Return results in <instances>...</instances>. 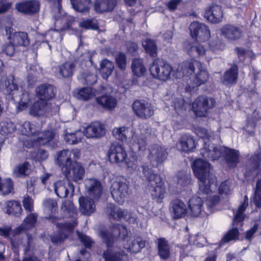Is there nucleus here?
I'll return each instance as SVG.
<instances>
[{"mask_svg":"<svg viewBox=\"0 0 261 261\" xmlns=\"http://www.w3.org/2000/svg\"><path fill=\"white\" fill-rule=\"evenodd\" d=\"M80 156L81 152L76 148L71 150L64 149L58 152L57 164L68 179L77 181L84 177V168L77 162Z\"/></svg>","mask_w":261,"mask_h":261,"instance_id":"1","label":"nucleus"},{"mask_svg":"<svg viewBox=\"0 0 261 261\" xmlns=\"http://www.w3.org/2000/svg\"><path fill=\"white\" fill-rule=\"evenodd\" d=\"M118 225H114L110 230L102 231L100 233L103 241L107 245V249L103 253L106 261H127L128 256L123 250H117L120 244L121 232L125 231L124 228Z\"/></svg>","mask_w":261,"mask_h":261,"instance_id":"2","label":"nucleus"},{"mask_svg":"<svg viewBox=\"0 0 261 261\" xmlns=\"http://www.w3.org/2000/svg\"><path fill=\"white\" fill-rule=\"evenodd\" d=\"M192 169L195 176L198 180L200 194H208L216 190V177L212 171L210 163L198 159L193 163Z\"/></svg>","mask_w":261,"mask_h":261,"instance_id":"3","label":"nucleus"},{"mask_svg":"<svg viewBox=\"0 0 261 261\" xmlns=\"http://www.w3.org/2000/svg\"><path fill=\"white\" fill-rule=\"evenodd\" d=\"M178 73H182L184 76L189 77L190 84L188 83V89L194 88L195 86H199L205 84L208 80L209 74L202 64L195 60L182 62L177 68Z\"/></svg>","mask_w":261,"mask_h":261,"instance_id":"4","label":"nucleus"},{"mask_svg":"<svg viewBox=\"0 0 261 261\" xmlns=\"http://www.w3.org/2000/svg\"><path fill=\"white\" fill-rule=\"evenodd\" d=\"M142 173L148 181L151 195L153 199L161 202L165 193V189L161 177L155 174L150 166L144 164L142 166Z\"/></svg>","mask_w":261,"mask_h":261,"instance_id":"5","label":"nucleus"},{"mask_svg":"<svg viewBox=\"0 0 261 261\" xmlns=\"http://www.w3.org/2000/svg\"><path fill=\"white\" fill-rule=\"evenodd\" d=\"M219 196L216 195L208 197L206 201L207 210L204 211L201 198L196 196L193 197L189 201V207L191 215L195 217L200 215H209L214 212V207L219 202Z\"/></svg>","mask_w":261,"mask_h":261,"instance_id":"6","label":"nucleus"},{"mask_svg":"<svg viewBox=\"0 0 261 261\" xmlns=\"http://www.w3.org/2000/svg\"><path fill=\"white\" fill-rule=\"evenodd\" d=\"M53 223H55L57 228L60 231L59 234L53 235L51 236V242L55 244H60L67 237L74 228L77 225L76 217L73 216L71 220L66 221L65 222H59L57 218H51Z\"/></svg>","mask_w":261,"mask_h":261,"instance_id":"7","label":"nucleus"},{"mask_svg":"<svg viewBox=\"0 0 261 261\" xmlns=\"http://www.w3.org/2000/svg\"><path fill=\"white\" fill-rule=\"evenodd\" d=\"M149 70L154 79L166 81L170 79L172 68L168 63L157 59L153 61L150 66Z\"/></svg>","mask_w":261,"mask_h":261,"instance_id":"8","label":"nucleus"},{"mask_svg":"<svg viewBox=\"0 0 261 261\" xmlns=\"http://www.w3.org/2000/svg\"><path fill=\"white\" fill-rule=\"evenodd\" d=\"M128 184L125 179H117L111 185V195L117 202L122 204L128 196Z\"/></svg>","mask_w":261,"mask_h":261,"instance_id":"9","label":"nucleus"},{"mask_svg":"<svg viewBox=\"0 0 261 261\" xmlns=\"http://www.w3.org/2000/svg\"><path fill=\"white\" fill-rule=\"evenodd\" d=\"M215 102L214 98L200 96L194 100L192 109L197 116L206 117L210 110L214 107Z\"/></svg>","mask_w":261,"mask_h":261,"instance_id":"10","label":"nucleus"},{"mask_svg":"<svg viewBox=\"0 0 261 261\" xmlns=\"http://www.w3.org/2000/svg\"><path fill=\"white\" fill-rule=\"evenodd\" d=\"M86 193L87 197L98 201L102 195L103 188L100 180L91 178L85 180Z\"/></svg>","mask_w":261,"mask_h":261,"instance_id":"11","label":"nucleus"},{"mask_svg":"<svg viewBox=\"0 0 261 261\" xmlns=\"http://www.w3.org/2000/svg\"><path fill=\"white\" fill-rule=\"evenodd\" d=\"M123 237L122 239V245L123 248L128 251L137 253L141 251L146 245V241L143 240L141 238L131 237L127 234H123Z\"/></svg>","mask_w":261,"mask_h":261,"instance_id":"12","label":"nucleus"},{"mask_svg":"<svg viewBox=\"0 0 261 261\" xmlns=\"http://www.w3.org/2000/svg\"><path fill=\"white\" fill-rule=\"evenodd\" d=\"M132 108L136 115L143 119L151 117L154 114V110L151 105L144 101L135 100L132 105Z\"/></svg>","mask_w":261,"mask_h":261,"instance_id":"13","label":"nucleus"},{"mask_svg":"<svg viewBox=\"0 0 261 261\" xmlns=\"http://www.w3.org/2000/svg\"><path fill=\"white\" fill-rule=\"evenodd\" d=\"M189 30L191 37L197 41H205L210 37L209 29L202 23L194 21L191 23Z\"/></svg>","mask_w":261,"mask_h":261,"instance_id":"14","label":"nucleus"},{"mask_svg":"<svg viewBox=\"0 0 261 261\" xmlns=\"http://www.w3.org/2000/svg\"><path fill=\"white\" fill-rule=\"evenodd\" d=\"M106 212L109 215L110 219L114 220L123 219L128 221L129 223H134L136 221V219L132 217L129 212L122 210L113 204L110 203L107 205Z\"/></svg>","mask_w":261,"mask_h":261,"instance_id":"15","label":"nucleus"},{"mask_svg":"<svg viewBox=\"0 0 261 261\" xmlns=\"http://www.w3.org/2000/svg\"><path fill=\"white\" fill-rule=\"evenodd\" d=\"M224 147L205 143L204 147L200 150V154L205 159L215 161L222 156L223 150L222 148Z\"/></svg>","mask_w":261,"mask_h":261,"instance_id":"16","label":"nucleus"},{"mask_svg":"<svg viewBox=\"0 0 261 261\" xmlns=\"http://www.w3.org/2000/svg\"><path fill=\"white\" fill-rule=\"evenodd\" d=\"M106 133L105 126L99 121L91 123L85 128L84 134L87 138L97 139L103 136Z\"/></svg>","mask_w":261,"mask_h":261,"instance_id":"17","label":"nucleus"},{"mask_svg":"<svg viewBox=\"0 0 261 261\" xmlns=\"http://www.w3.org/2000/svg\"><path fill=\"white\" fill-rule=\"evenodd\" d=\"M105 92L101 93V96L96 98V102L103 108L107 110H112L115 108L117 105V100L115 97L111 95L110 93L112 92L110 87H103Z\"/></svg>","mask_w":261,"mask_h":261,"instance_id":"18","label":"nucleus"},{"mask_svg":"<svg viewBox=\"0 0 261 261\" xmlns=\"http://www.w3.org/2000/svg\"><path fill=\"white\" fill-rule=\"evenodd\" d=\"M53 188L56 194L60 198H65L68 195L72 196L74 192L73 184L68 180L57 181L54 184Z\"/></svg>","mask_w":261,"mask_h":261,"instance_id":"19","label":"nucleus"},{"mask_svg":"<svg viewBox=\"0 0 261 261\" xmlns=\"http://www.w3.org/2000/svg\"><path fill=\"white\" fill-rule=\"evenodd\" d=\"M109 157L110 161L115 163H126V152L120 145L113 144L111 145Z\"/></svg>","mask_w":261,"mask_h":261,"instance_id":"20","label":"nucleus"},{"mask_svg":"<svg viewBox=\"0 0 261 261\" xmlns=\"http://www.w3.org/2000/svg\"><path fill=\"white\" fill-rule=\"evenodd\" d=\"M140 134L133 135V146L138 150H143L146 145V139L149 135V130L147 124H143L140 126Z\"/></svg>","mask_w":261,"mask_h":261,"instance_id":"21","label":"nucleus"},{"mask_svg":"<svg viewBox=\"0 0 261 261\" xmlns=\"http://www.w3.org/2000/svg\"><path fill=\"white\" fill-rule=\"evenodd\" d=\"M15 7L20 12L32 15L39 11L40 4L36 0H30L16 4Z\"/></svg>","mask_w":261,"mask_h":261,"instance_id":"22","label":"nucleus"},{"mask_svg":"<svg viewBox=\"0 0 261 261\" xmlns=\"http://www.w3.org/2000/svg\"><path fill=\"white\" fill-rule=\"evenodd\" d=\"M37 96L42 100H48L54 98L56 93V89L51 85L41 84L36 89Z\"/></svg>","mask_w":261,"mask_h":261,"instance_id":"23","label":"nucleus"},{"mask_svg":"<svg viewBox=\"0 0 261 261\" xmlns=\"http://www.w3.org/2000/svg\"><path fill=\"white\" fill-rule=\"evenodd\" d=\"M105 90L102 86H99L96 89L91 87L83 88L77 90L75 96L79 99L87 100L99 93H104Z\"/></svg>","mask_w":261,"mask_h":261,"instance_id":"24","label":"nucleus"},{"mask_svg":"<svg viewBox=\"0 0 261 261\" xmlns=\"http://www.w3.org/2000/svg\"><path fill=\"white\" fill-rule=\"evenodd\" d=\"M222 35L229 41L239 40L242 36V31L238 27L232 24H226L221 29Z\"/></svg>","mask_w":261,"mask_h":261,"instance_id":"25","label":"nucleus"},{"mask_svg":"<svg viewBox=\"0 0 261 261\" xmlns=\"http://www.w3.org/2000/svg\"><path fill=\"white\" fill-rule=\"evenodd\" d=\"M223 12L221 8L217 5L211 6L204 13V17L210 22L217 23L221 22L223 18Z\"/></svg>","mask_w":261,"mask_h":261,"instance_id":"26","label":"nucleus"},{"mask_svg":"<svg viewBox=\"0 0 261 261\" xmlns=\"http://www.w3.org/2000/svg\"><path fill=\"white\" fill-rule=\"evenodd\" d=\"M196 146V143L194 138L188 135L181 136L176 144L177 149L185 152L193 151Z\"/></svg>","mask_w":261,"mask_h":261,"instance_id":"27","label":"nucleus"},{"mask_svg":"<svg viewBox=\"0 0 261 261\" xmlns=\"http://www.w3.org/2000/svg\"><path fill=\"white\" fill-rule=\"evenodd\" d=\"M184 47L188 54L193 58L202 57L205 53L203 46L198 42L191 43L187 40L184 42Z\"/></svg>","mask_w":261,"mask_h":261,"instance_id":"28","label":"nucleus"},{"mask_svg":"<svg viewBox=\"0 0 261 261\" xmlns=\"http://www.w3.org/2000/svg\"><path fill=\"white\" fill-rule=\"evenodd\" d=\"M49 104L45 100H39L35 101L30 108V113L35 116H41L50 111Z\"/></svg>","mask_w":261,"mask_h":261,"instance_id":"29","label":"nucleus"},{"mask_svg":"<svg viewBox=\"0 0 261 261\" xmlns=\"http://www.w3.org/2000/svg\"><path fill=\"white\" fill-rule=\"evenodd\" d=\"M80 210L85 215L89 216L94 213L96 210L95 202L97 200H93L88 197L82 196L79 199Z\"/></svg>","mask_w":261,"mask_h":261,"instance_id":"30","label":"nucleus"},{"mask_svg":"<svg viewBox=\"0 0 261 261\" xmlns=\"http://www.w3.org/2000/svg\"><path fill=\"white\" fill-rule=\"evenodd\" d=\"M170 211L172 217L177 219L184 217L187 209L186 205L182 201L176 199L170 203Z\"/></svg>","mask_w":261,"mask_h":261,"instance_id":"31","label":"nucleus"},{"mask_svg":"<svg viewBox=\"0 0 261 261\" xmlns=\"http://www.w3.org/2000/svg\"><path fill=\"white\" fill-rule=\"evenodd\" d=\"M155 244L158 248V254L161 259L163 260H167L169 258L171 252L170 246L165 238H159L155 241Z\"/></svg>","mask_w":261,"mask_h":261,"instance_id":"32","label":"nucleus"},{"mask_svg":"<svg viewBox=\"0 0 261 261\" xmlns=\"http://www.w3.org/2000/svg\"><path fill=\"white\" fill-rule=\"evenodd\" d=\"M238 77V67L234 64L226 70L222 77V82L226 85H232L237 83Z\"/></svg>","mask_w":261,"mask_h":261,"instance_id":"33","label":"nucleus"},{"mask_svg":"<svg viewBox=\"0 0 261 261\" xmlns=\"http://www.w3.org/2000/svg\"><path fill=\"white\" fill-rule=\"evenodd\" d=\"M223 154L225 156L228 165L230 167H235L239 162V153L238 151L226 147L222 148Z\"/></svg>","mask_w":261,"mask_h":261,"instance_id":"34","label":"nucleus"},{"mask_svg":"<svg viewBox=\"0 0 261 261\" xmlns=\"http://www.w3.org/2000/svg\"><path fill=\"white\" fill-rule=\"evenodd\" d=\"M168 155L166 150L160 146L155 145L150 150V158L151 160L156 161L158 164L165 161Z\"/></svg>","mask_w":261,"mask_h":261,"instance_id":"35","label":"nucleus"},{"mask_svg":"<svg viewBox=\"0 0 261 261\" xmlns=\"http://www.w3.org/2000/svg\"><path fill=\"white\" fill-rule=\"evenodd\" d=\"M116 4V0H96L94 7L99 13L111 11L113 10Z\"/></svg>","mask_w":261,"mask_h":261,"instance_id":"36","label":"nucleus"},{"mask_svg":"<svg viewBox=\"0 0 261 261\" xmlns=\"http://www.w3.org/2000/svg\"><path fill=\"white\" fill-rule=\"evenodd\" d=\"M22 213V208L20 202L12 200L7 202V214L18 217L21 215Z\"/></svg>","mask_w":261,"mask_h":261,"instance_id":"37","label":"nucleus"},{"mask_svg":"<svg viewBox=\"0 0 261 261\" xmlns=\"http://www.w3.org/2000/svg\"><path fill=\"white\" fill-rule=\"evenodd\" d=\"M12 41L16 46H27L30 44L28 34L24 32H15L13 35Z\"/></svg>","mask_w":261,"mask_h":261,"instance_id":"38","label":"nucleus"},{"mask_svg":"<svg viewBox=\"0 0 261 261\" xmlns=\"http://www.w3.org/2000/svg\"><path fill=\"white\" fill-rule=\"evenodd\" d=\"M75 67L74 63L66 62L58 67L59 73L63 77H69L73 75Z\"/></svg>","mask_w":261,"mask_h":261,"instance_id":"39","label":"nucleus"},{"mask_svg":"<svg viewBox=\"0 0 261 261\" xmlns=\"http://www.w3.org/2000/svg\"><path fill=\"white\" fill-rule=\"evenodd\" d=\"M38 137L36 141L40 145H46L52 141L56 137V133L54 130H47L37 134Z\"/></svg>","mask_w":261,"mask_h":261,"instance_id":"40","label":"nucleus"},{"mask_svg":"<svg viewBox=\"0 0 261 261\" xmlns=\"http://www.w3.org/2000/svg\"><path fill=\"white\" fill-rule=\"evenodd\" d=\"M114 67V64L111 61L107 59L101 61L99 71L103 79H107L112 73Z\"/></svg>","mask_w":261,"mask_h":261,"instance_id":"41","label":"nucleus"},{"mask_svg":"<svg viewBox=\"0 0 261 261\" xmlns=\"http://www.w3.org/2000/svg\"><path fill=\"white\" fill-rule=\"evenodd\" d=\"M73 8L79 12L88 11L91 4L90 0H70Z\"/></svg>","mask_w":261,"mask_h":261,"instance_id":"42","label":"nucleus"},{"mask_svg":"<svg viewBox=\"0 0 261 261\" xmlns=\"http://www.w3.org/2000/svg\"><path fill=\"white\" fill-rule=\"evenodd\" d=\"M16 129V125L10 121L4 120L0 122V133L3 136H6L12 134Z\"/></svg>","mask_w":261,"mask_h":261,"instance_id":"43","label":"nucleus"},{"mask_svg":"<svg viewBox=\"0 0 261 261\" xmlns=\"http://www.w3.org/2000/svg\"><path fill=\"white\" fill-rule=\"evenodd\" d=\"M256 176L258 179L254 196V202L257 207H260L261 206V169L258 170Z\"/></svg>","mask_w":261,"mask_h":261,"instance_id":"44","label":"nucleus"},{"mask_svg":"<svg viewBox=\"0 0 261 261\" xmlns=\"http://www.w3.org/2000/svg\"><path fill=\"white\" fill-rule=\"evenodd\" d=\"M132 69L134 74L138 76L143 75L146 71L143 61L140 59H134L133 60Z\"/></svg>","mask_w":261,"mask_h":261,"instance_id":"45","label":"nucleus"},{"mask_svg":"<svg viewBox=\"0 0 261 261\" xmlns=\"http://www.w3.org/2000/svg\"><path fill=\"white\" fill-rule=\"evenodd\" d=\"M146 53L152 57L157 56V46L154 40L150 39H147L142 43Z\"/></svg>","mask_w":261,"mask_h":261,"instance_id":"46","label":"nucleus"},{"mask_svg":"<svg viewBox=\"0 0 261 261\" xmlns=\"http://www.w3.org/2000/svg\"><path fill=\"white\" fill-rule=\"evenodd\" d=\"M129 132L132 131L130 130L128 127H115L113 130V135L116 139L125 141L127 140Z\"/></svg>","mask_w":261,"mask_h":261,"instance_id":"47","label":"nucleus"},{"mask_svg":"<svg viewBox=\"0 0 261 261\" xmlns=\"http://www.w3.org/2000/svg\"><path fill=\"white\" fill-rule=\"evenodd\" d=\"M29 164L25 162L16 166L13 170V175L15 177H25L29 173Z\"/></svg>","mask_w":261,"mask_h":261,"instance_id":"48","label":"nucleus"},{"mask_svg":"<svg viewBox=\"0 0 261 261\" xmlns=\"http://www.w3.org/2000/svg\"><path fill=\"white\" fill-rule=\"evenodd\" d=\"M22 127V133L27 136L37 134L40 129L39 125L30 122H25L23 124Z\"/></svg>","mask_w":261,"mask_h":261,"instance_id":"49","label":"nucleus"},{"mask_svg":"<svg viewBox=\"0 0 261 261\" xmlns=\"http://www.w3.org/2000/svg\"><path fill=\"white\" fill-rule=\"evenodd\" d=\"M177 184L181 186H187L191 184V177L190 173L181 171L176 175Z\"/></svg>","mask_w":261,"mask_h":261,"instance_id":"50","label":"nucleus"},{"mask_svg":"<svg viewBox=\"0 0 261 261\" xmlns=\"http://www.w3.org/2000/svg\"><path fill=\"white\" fill-rule=\"evenodd\" d=\"M38 214L30 212L24 219L22 223L25 229L29 230L35 227L37 221Z\"/></svg>","mask_w":261,"mask_h":261,"instance_id":"51","label":"nucleus"},{"mask_svg":"<svg viewBox=\"0 0 261 261\" xmlns=\"http://www.w3.org/2000/svg\"><path fill=\"white\" fill-rule=\"evenodd\" d=\"M247 205L248 198L247 196H245L244 202L241 205H240L236 214L234 215L233 221L235 223H238L243 220L244 218L243 213L245 212Z\"/></svg>","mask_w":261,"mask_h":261,"instance_id":"52","label":"nucleus"},{"mask_svg":"<svg viewBox=\"0 0 261 261\" xmlns=\"http://www.w3.org/2000/svg\"><path fill=\"white\" fill-rule=\"evenodd\" d=\"M5 86L8 92L14 94L18 90V86L15 81L13 75H9L5 81Z\"/></svg>","mask_w":261,"mask_h":261,"instance_id":"53","label":"nucleus"},{"mask_svg":"<svg viewBox=\"0 0 261 261\" xmlns=\"http://www.w3.org/2000/svg\"><path fill=\"white\" fill-rule=\"evenodd\" d=\"M82 136V133L80 131L74 133H67L65 135V140L69 144H75L81 141Z\"/></svg>","mask_w":261,"mask_h":261,"instance_id":"54","label":"nucleus"},{"mask_svg":"<svg viewBox=\"0 0 261 261\" xmlns=\"http://www.w3.org/2000/svg\"><path fill=\"white\" fill-rule=\"evenodd\" d=\"M261 162V150H256L249 160V164L253 169L257 168Z\"/></svg>","mask_w":261,"mask_h":261,"instance_id":"55","label":"nucleus"},{"mask_svg":"<svg viewBox=\"0 0 261 261\" xmlns=\"http://www.w3.org/2000/svg\"><path fill=\"white\" fill-rule=\"evenodd\" d=\"M81 28L86 29H91L96 30L98 29L97 21L95 19H84L81 21L79 23Z\"/></svg>","mask_w":261,"mask_h":261,"instance_id":"56","label":"nucleus"},{"mask_svg":"<svg viewBox=\"0 0 261 261\" xmlns=\"http://www.w3.org/2000/svg\"><path fill=\"white\" fill-rule=\"evenodd\" d=\"M13 189V184L10 178L5 179L2 183L0 194L6 195L10 193Z\"/></svg>","mask_w":261,"mask_h":261,"instance_id":"57","label":"nucleus"},{"mask_svg":"<svg viewBox=\"0 0 261 261\" xmlns=\"http://www.w3.org/2000/svg\"><path fill=\"white\" fill-rule=\"evenodd\" d=\"M225 44L218 38L212 40L210 43L211 50L214 52L223 50L225 48Z\"/></svg>","mask_w":261,"mask_h":261,"instance_id":"58","label":"nucleus"},{"mask_svg":"<svg viewBox=\"0 0 261 261\" xmlns=\"http://www.w3.org/2000/svg\"><path fill=\"white\" fill-rule=\"evenodd\" d=\"M30 100V95L28 92H25L22 93L20 96V100L19 102L18 109L20 111L25 110L27 107Z\"/></svg>","mask_w":261,"mask_h":261,"instance_id":"59","label":"nucleus"},{"mask_svg":"<svg viewBox=\"0 0 261 261\" xmlns=\"http://www.w3.org/2000/svg\"><path fill=\"white\" fill-rule=\"evenodd\" d=\"M22 202L26 211L30 213L34 211V200L29 195L24 196Z\"/></svg>","mask_w":261,"mask_h":261,"instance_id":"60","label":"nucleus"},{"mask_svg":"<svg viewBox=\"0 0 261 261\" xmlns=\"http://www.w3.org/2000/svg\"><path fill=\"white\" fill-rule=\"evenodd\" d=\"M239 232L237 228H232L223 237V240L225 242H228L232 240L238 239Z\"/></svg>","mask_w":261,"mask_h":261,"instance_id":"61","label":"nucleus"},{"mask_svg":"<svg viewBox=\"0 0 261 261\" xmlns=\"http://www.w3.org/2000/svg\"><path fill=\"white\" fill-rule=\"evenodd\" d=\"M116 61L118 67L121 70H124L126 66V57L122 53H119L116 57Z\"/></svg>","mask_w":261,"mask_h":261,"instance_id":"62","label":"nucleus"},{"mask_svg":"<svg viewBox=\"0 0 261 261\" xmlns=\"http://www.w3.org/2000/svg\"><path fill=\"white\" fill-rule=\"evenodd\" d=\"M44 207L49 211H56L57 208V202L53 199H47L43 202Z\"/></svg>","mask_w":261,"mask_h":261,"instance_id":"63","label":"nucleus"},{"mask_svg":"<svg viewBox=\"0 0 261 261\" xmlns=\"http://www.w3.org/2000/svg\"><path fill=\"white\" fill-rule=\"evenodd\" d=\"M77 234L81 242L86 248H90L93 242L89 237L79 231L77 232Z\"/></svg>","mask_w":261,"mask_h":261,"instance_id":"64","label":"nucleus"}]
</instances>
